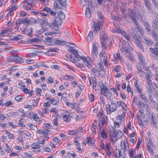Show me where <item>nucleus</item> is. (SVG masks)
<instances>
[{"label": "nucleus", "instance_id": "obj_1", "mask_svg": "<svg viewBox=\"0 0 158 158\" xmlns=\"http://www.w3.org/2000/svg\"><path fill=\"white\" fill-rule=\"evenodd\" d=\"M110 129V140L113 143L116 142L118 139L120 138L123 135L122 132L119 130H118L116 132H114V128L111 127Z\"/></svg>", "mask_w": 158, "mask_h": 158}, {"label": "nucleus", "instance_id": "obj_2", "mask_svg": "<svg viewBox=\"0 0 158 158\" xmlns=\"http://www.w3.org/2000/svg\"><path fill=\"white\" fill-rule=\"evenodd\" d=\"M98 16L100 20L94 19L93 21L94 33H96L100 30V26H102L103 23L104 17L103 15L101 12H98Z\"/></svg>", "mask_w": 158, "mask_h": 158}, {"label": "nucleus", "instance_id": "obj_3", "mask_svg": "<svg viewBox=\"0 0 158 158\" xmlns=\"http://www.w3.org/2000/svg\"><path fill=\"white\" fill-rule=\"evenodd\" d=\"M45 39L46 40L44 41V43L50 45H54L55 44L64 45L67 43L65 41L53 39L50 37H47Z\"/></svg>", "mask_w": 158, "mask_h": 158}, {"label": "nucleus", "instance_id": "obj_4", "mask_svg": "<svg viewBox=\"0 0 158 158\" xmlns=\"http://www.w3.org/2000/svg\"><path fill=\"white\" fill-rule=\"evenodd\" d=\"M117 108V105L114 102H111L110 105L107 104L106 106L107 113L109 114H110L112 112H114Z\"/></svg>", "mask_w": 158, "mask_h": 158}, {"label": "nucleus", "instance_id": "obj_5", "mask_svg": "<svg viewBox=\"0 0 158 158\" xmlns=\"http://www.w3.org/2000/svg\"><path fill=\"white\" fill-rule=\"evenodd\" d=\"M80 58L83 60V63L89 69L93 67V63L90 57L86 58L84 56H81Z\"/></svg>", "mask_w": 158, "mask_h": 158}, {"label": "nucleus", "instance_id": "obj_6", "mask_svg": "<svg viewBox=\"0 0 158 158\" xmlns=\"http://www.w3.org/2000/svg\"><path fill=\"white\" fill-rule=\"evenodd\" d=\"M62 23V20L57 16L56 17L55 19L53 20L51 25L57 27L59 25H60Z\"/></svg>", "mask_w": 158, "mask_h": 158}, {"label": "nucleus", "instance_id": "obj_7", "mask_svg": "<svg viewBox=\"0 0 158 158\" xmlns=\"http://www.w3.org/2000/svg\"><path fill=\"white\" fill-rule=\"evenodd\" d=\"M100 39L101 40V44L102 46V48L103 49H104L105 48V45L106 44V42L105 41L107 39V37L106 35H105V32L104 31H102L100 33Z\"/></svg>", "mask_w": 158, "mask_h": 158}, {"label": "nucleus", "instance_id": "obj_8", "mask_svg": "<svg viewBox=\"0 0 158 158\" xmlns=\"http://www.w3.org/2000/svg\"><path fill=\"white\" fill-rule=\"evenodd\" d=\"M29 116L30 118L33 119L39 124L41 122V121L40 120V118L39 117L38 115L36 114L30 113Z\"/></svg>", "mask_w": 158, "mask_h": 158}, {"label": "nucleus", "instance_id": "obj_9", "mask_svg": "<svg viewBox=\"0 0 158 158\" xmlns=\"http://www.w3.org/2000/svg\"><path fill=\"white\" fill-rule=\"evenodd\" d=\"M144 62L143 60L142 59L140 60V63L142 64H140L139 66H137V69L138 71V73H140V72H142V71H143L142 70H144L145 71H147L148 69V68L147 67H145L143 66V65L142 64Z\"/></svg>", "mask_w": 158, "mask_h": 158}, {"label": "nucleus", "instance_id": "obj_10", "mask_svg": "<svg viewBox=\"0 0 158 158\" xmlns=\"http://www.w3.org/2000/svg\"><path fill=\"white\" fill-rule=\"evenodd\" d=\"M12 61L17 63H21L22 58L17 55L13 56L10 58Z\"/></svg>", "mask_w": 158, "mask_h": 158}, {"label": "nucleus", "instance_id": "obj_11", "mask_svg": "<svg viewBox=\"0 0 158 158\" xmlns=\"http://www.w3.org/2000/svg\"><path fill=\"white\" fill-rule=\"evenodd\" d=\"M135 10H133L132 9H129L128 10V13L129 16L130 17L131 19H133L135 18L136 15V12H135Z\"/></svg>", "mask_w": 158, "mask_h": 158}, {"label": "nucleus", "instance_id": "obj_12", "mask_svg": "<svg viewBox=\"0 0 158 158\" xmlns=\"http://www.w3.org/2000/svg\"><path fill=\"white\" fill-rule=\"evenodd\" d=\"M43 11L47 13H49L53 16H55L56 15V12L53 11L49 7H45L43 9Z\"/></svg>", "mask_w": 158, "mask_h": 158}, {"label": "nucleus", "instance_id": "obj_13", "mask_svg": "<svg viewBox=\"0 0 158 158\" xmlns=\"http://www.w3.org/2000/svg\"><path fill=\"white\" fill-rule=\"evenodd\" d=\"M120 145L121 147V150L124 152H125L126 150H127V147H128V143H126L124 141H123V143L121 142Z\"/></svg>", "mask_w": 158, "mask_h": 158}, {"label": "nucleus", "instance_id": "obj_14", "mask_svg": "<svg viewBox=\"0 0 158 158\" xmlns=\"http://www.w3.org/2000/svg\"><path fill=\"white\" fill-rule=\"evenodd\" d=\"M152 26L154 27L155 30L158 29V18L156 17L154 19H153Z\"/></svg>", "mask_w": 158, "mask_h": 158}, {"label": "nucleus", "instance_id": "obj_15", "mask_svg": "<svg viewBox=\"0 0 158 158\" xmlns=\"http://www.w3.org/2000/svg\"><path fill=\"white\" fill-rule=\"evenodd\" d=\"M150 124L154 127H156L157 124L155 117L152 114L151 115V122Z\"/></svg>", "mask_w": 158, "mask_h": 158}, {"label": "nucleus", "instance_id": "obj_16", "mask_svg": "<svg viewBox=\"0 0 158 158\" xmlns=\"http://www.w3.org/2000/svg\"><path fill=\"white\" fill-rule=\"evenodd\" d=\"M150 51L152 54L155 56H158V48H150Z\"/></svg>", "mask_w": 158, "mask_h": 158}, {"label": "nucleus", "instance_id": "obj_17", "mask_svg": "<svg viewBox=\"0 0 158 158\" xmlns=\"http://www.w3.org/2000/svg\"><path fill=\"white\" fill-rule=\"evenodd\" d=\"M117 104L119 106H120L123 109L126 110H127V106L123 101H117Z\"/></svg>", "mask_w": 158, "mask_h": 158}, {"label": "nucleus", "instance_id": "obj_18", "mask_svg": "<svg viewBox=\"0 0 158 158\" xmlns=\"http://www.w3.org/2000/svg\"><path fill=\"white\" fill-rule=\"evenodd\" d=\"M149 1L148 2H144V5L148 9L149 12L152 13L153 12V10L152 7H151V6L149 4Z\"/></svg>", "mask_w": 158, "mask_h": 158}, {"label": "nucleus", "instance_id": "obj_19", "mask_svg": "<svg viewBox=\"0 0 158 158\" xmlns=\"http://www.w3.org/2000/svg\"><path fill=\"white\" fill-rule=\"evenodd\" d=\"M151 34L152 37L156 41H158V33H157L155 30H152Z\"/></svg>", "mask_w": 158, "mask_h": 158}, {"label": "nucleus", "instance_id": "obj_20", "mask_svg": "<svg viewBox=\"0 0 158 158\" xmlns=\"http://www.w3.org/2000/svg\"><path fill=\"white\" fill-rule=\"evenodd\" d=\"M142 41L146 44L151 45L153 44V42L150 39L148 38H144Z\"/></svg>", "mask_w": 158, "mask_h": 158}, {"label": "nucleus", "instance_id": "obj_21", "mask_svg": "<svg viewBox=\"0 0 158 158\" xmlns=\"http://www.w3.org/2000/svg\"><path fill=\"white\" fill-rule=\"evenodd\" d=\"M135 44L138 48H139L143 52H144L143 47L142 44V43L140 40L137 42V43H135Z\"/></svg>", "mask_w": 158, "mask_h": 158}, {"label": "nucleus", "instance_id": "obj_22", "mask_svg": "<svg viewBox=\"0 0 158 158\" xmlns=\"http://www.w3.org/2000/svg\"><path fill=\"white\" fill-rule=\"evenodd\" d=\"M85 15L86 17L88 19H89L91 17V14L90 12V9L89 7L86 8Z\"/></svg>", "mask_w": 158, "mask_h": 158}, {"label": "nucleus", "instance_id": "obj_23", "mask_svg": "<svg viewBox=\"0 0 158 158\" xmlns=\"http://www.w3.org/2000/svg\"><path fill=\"white\" fill-rule=\"evenodd\" d=\"M138 82V81H137V80L135 79V81L134 83V85L136 88V92L138 93H141V90L139 88V86L137 84Z\"/></svg>", "mask_w": 158, "mask_h": 158}, {"label": "nucleus", "instance_id": "obj_24", "mask_svg": "<svg viewBox=\"0 0 158 158\" xmlns=\"http://www.w3.org/2000/svg\"><path fill=\"white\" fill-rule=\"evenodd\" d=\"M25 120L23 118H19L18 124L20 125L21 127H24L25 126Z\"/></svg>", "mask_w": 158, "mask_h": 158}, {"label": "nucleus", "instance_id": "obj_25", "mask_svg": "<svg viewBox=\"0 0 158 158\" xmlns=\"http://www.w3.org/2000/svg\"><path fill=\"white\" fill-rule=\"evenodd\" d=\"M57 16L63 20L65 19V15L62 12L60 11L58 13Z\"/></svg>", "mask_w": 158, "mask_h": 158}, {"label": "nucleus", "instance_id": "obj_26", "mask_svg": "<svg viewBox=\"0 0 158 158\" xmlns=\"http://www.w3.org/2000/svg\"><path fill=\"white\" fill-rule=\"evenodd\" d=\"M93 37L92 32V31H90L86 38L87 40L89 42L91 41L93 38Z\"/></svg>", "mask_w": 158, "mask_h": 158}, {"label": "nucleus", "instance_id": "obj_27", "mask_svg": "<svg viewBox=\"0 0 158 158\" xmlns=\"http://www.w3.org/2000/svg\"><path fill=\"white\" fill-rule=\"evenodd\" d=\"M146 74L145 76V78L147 81L150 80L151 77H152L151 75V72L149 69H148L146 73Z\"/></svg>", "mask_w": 158, "mask_h": 158}, {"label": "nucleus", "instance_id": "obj_28", "mask_svg": "<svg viewBox=\"0 0 158 158\" xmlns=\"http://www.w3.org/2000/svg\"><path fill=\"white\" fill-rule=\"evenodd\" d=\"M49 132V130L47 129H44V130H39L38 133L40 134H42L43 135H47Z\"/></svg>", "mask_w": 158, "mask_h": 158}, {"label": "nucleus", "instance_id": "obj_29", "mask_svg": "<svg viewBox=\"0 0 158 158\" xmlns=\"http://www.w3.org/2000/svg\"><path fill=\"white\" fill-rule=\"evenodd\" d=\"M73 54L75 56V57L77 59V60L78 61H79L81 56H80L79 55L78 52L77 50L74 49V51L73 52Z\"/></svg>", "mask_w": 158, "mask_h": 158}, {"label": "nucleus", "instance_id": "obj_30", "mask_svg": "<svg viewBox=\"0 0 158 158\" xmlns=\"http://www.w3.org/2000/svg\"><path fill=\"white\" fill-rule=\"evenodd\" d=\"M87 139H88L87 140H86V142H87V143L89 145H90L91 144H94V143L93 142V141H95L94 140H93V139L92 138L90 137L89 136L87 137Z\"/></svg>", "mask_w": 158, "mask_h": 158}, {"label": "nucleus", "instance_id": "obj_31", "mask_svg": "<svg viewBox=\"0 0 158 158\" xmlns=\"http://www.w3.org/2000/svg\"><path fill=\"white\" fill-rule=\"evenodd\" d=\"M143 23L145 27V29L147 31H150L151 29L148 22L145 21L143 22Z\"/></svg>", "mask_w": 158, "mask_h": 158}, {"label": "nucleus", "instance_id": "obj_32", "mask_svg": "<svg viewBox=\"0 0 158 158\" xmlns=\"http://www.w3.org/2000/svg\"><path fill=\"white\" fill-rule=\"evenodd\" d=\"M108 89V88L106 86L102 88L101 89V94L105 95Z\"/></svg>", "mask_w": 158, "mask_h": 158}, {"label": "nucleus", "instance_id": "obj_33", "mask_svg": "<svg viewBox=\"0 0 158 158\" xmlns=\"http://www.w3.org/2000/svg\"><path fill=\"white\" fill-rule=\"evenodd\" d=\"M40 19L43 21L42 23H40V24L41 25H43V26L44 25H46L47 24H48L47 23V18H45L44 17H42L41 18V20Z\"/></svg>", "mask_w": 158, "mask_h": 158}, {"label": "nucleus", "instance_id": "obj_34", "mask_svg": "<svg viewBox=\"0 0 158 158\" xmlns=\"http://www.w3.org/2000/svg\"><path fill=\"white\" fill-rule=\"evenodd\" d=\"M101 134L102 135V137L103 138H106V139L107 137V134L106 132L105 129H103L102 130V131L101 133Z\"/></svg>", "mask_w": 158, "mask_h": 158}, {"label": "nucleus", "instance_id": "obj_35", "mask_svg": "<svg viewBox=\"0 0 158 158\" xmlns=\"http://www.w3.org/2000/svg\"><path fill=\"white\" fill-rule=\"evenodd\" d=\"M92 81L93 88L94 89L96 88L97 84L96 78L95 77H92Z\"/></svg>", "mask_w": 158, "mask_h": 158}, {"label": "nucleus", "instance_id": "obj_36", "mask_svg": "<svg viewBox=\"0 0 158 158\" xmlns=\"http://www.w3.org/2000/svg\"><path fill=\"white\" fill-rule=\"evenodd\" d=\"M105 95L106 97L108 99H110L112 96V93L110 91V90L108 89Z\"/></svg>", "mask_w": 158, "mask_h": 158}, {"label": "nucleus", "instance_id": "obj_37", "mask_svg": "<svg viewBox=\"0 0 158 158\" xmlns=\"http://www.w3.org/2000/svg\"><path fill=\"white\" fill-rule=\"evenodd\" d=\"M22 36L20 35H18L15 36H13L12 38L13 40L15 41H18L22 38Z\"/></svg>", "mask_w": 158, "mask_h": 158}, {"label": "nucleus", "instance_id": "obj_38", "mask_svg": "<svg viewBox=\"0 0 158 158\" xmlns=\"http://www.w3.org/2000/svg\"><path fill=\"white\" fill-rule=\"evenodd\" d=\"M66 1L67 0H59L60 4L64 7L66 6L67 5Z\"/></svg>", "mask_w": 158, "mask_h": 158}, {"label": "nucleus", "instance_id": "obj_39", "mask_svg": "<svg viewBox=\"0 0 158 158\" xmlns=\"http://www.w3.org/2000/svg\"><path fill=\"white\" fill-rule=\"evenodd\" d=\"M88 1H85V0H80V3L81 5L83 6H85L87 4Z\"/></svg>", "mask_w": 158, "mask_h": 158}, {"label": "nucleus", "instance_id": "obj_40", "mask_svg": "<svg viewBox=\"0 0 158 158\" xmlns=\"http://www.w3.org/2000/svg\"><path fill=\"white\" fill-rule=\"evenodd\" d=\"M52 127L51 124L49 123H45L43 125V127L44 128H47L48 129L51 128Z\"/></svg>", "mask_w": 158, "mask_h": 158}, {"label": "nucleus", "instance_id": "obj_41", "mask_svg": "<svg viewBox=\"0 0 158 158\" xmlns=\"http://www.w3.org/2000/svg\"><path fill=\"white\" fill-rule=\"evenodd\" d=\"M40 145L39 143H34L32 145V148L33 149H36L40 148Z\"/></svg>", "mask_w": 158, "mask_h": 158}, {"label": "nucleus", "instance_id": "obj_42", "mask_svg": "<svg viewBox=\"0 0 158 158\" xmlns=\"http://www.w3.org/2000/svg\"><path fill=\"white\" fill-rule=\"evenodd\" d=\"M52 34H54L56 36H57L60 35V33L59 31H56V32H51L49 33H48V34L47 35H51Z\"/></svg>", "mask_w": 158, "mask_h": 158}, {"label": "nucleus", "instance_id": "obj_43", "mask_svg": "<svg viewBox=\"0 0 158 158\" xmlns=\"http://www.w3.org/2000/svg\"><path fill=\"white\" fill-rule=\"evenodd\" d=\"M139 93L140 94L141 99L144 102H145V101L146 100V95L144 94L142 92L141 93Z\"/></svg>", "mask_w": 158, "mask_h": 158}, {"label": "nucleus", "instance_id": "obj_44", "mask_svg": "<svg viewBox=\"0 0 158 158\" xmlns=\"http://www.w3.org/2000/svg\"><path fill=\"white\" fill-rule=\"evenodd\" d=\"M69 115L65 114L63 116V119L64 121L69 122L70 119L69 117Z\"/></svg>", "mask_w": 158, "mask_h": 158}, {"label": "nucleus", "instance_id": "obj_45", "mask_svg": "<svg viewBox=\"0 0 158 158\" xmlns=\"http://www.w3.org/2000/svg\"><path fill=\"white\" fill-rule=\"evenodd\" d=\"M97 51H92L91 52V56L94 59H95L97 57V55L98 54Z\"/></svg>", "mask_w": 158, "mask_h": 158}, {"label": "nucleus", "instance_id": "obj_46", "mask_svg": "<svg viewBox=\"0 0 158 158\" xmlns=\"http://www.w3.org/2000/svg\"><path fill=\"white\" fill-rule=\"evenodd\" d=\"M137 105L139 108H142L143 107H144L145 106V104H144L142 101H139Z\"/></svg>", "mask_w": 158, "mask_h": 158}, {"label": "nucleus", "instance_id": "obj_47", "mask_svg": "<svg viewBox=\"0 0 158 158\" xmlns=\"http://www.w3.org/2000/svg\"><path fill=\"white\" fill-rule=\"evenodd\" d=\"M34 0H26L27 4L32 7L33 6Z\"/></svg>", "mask_w": 158, "mask_h": 158}, {"label": "nucleus", "instance_id": "obj_48", "mask_svg": "<svg viewBox=\"0 0 158 158\" xmlns=\"http://www.w3.org/2000/svg\"><path fill=\"white\" fill-rule=\"evenodd\" d=\"M11 116L14 118L17 117L19 115V113L17 112H12L10 113Z\"/></svg>", "mask_w": 158, "mask_h": 158}, {"label": "nucleus", "instance_id": "obj_49", "mask_svg": "<svg viewBox=\"0 0 158 158\" xmlns=\"http://www.w3.org/2000/svg\"><path fill=\"white\" fill-rule=\"evenodd\" d=\"M98 85L99 86V87L101 89H102V88H103L104 87L106 86L104 84L102 81H100L98 82Z\"/></svg>", "mask_w": 158, "mask_h": 158}, {"label": "nucleus", "instance_id": "obj_50", "mask_svg": "<svg viewBox=\"0 0 158 158\" xmlns=\"http://www.w3.org/2000/svg\"><path fill=\"white\" fill-rule=\"evenodd\" d=\"M77 130L70 131H68V134L69 135H73L74 134H76L77 133V132H76Z\"/></svg>", "mask_w": 158, "mask_h": 158}, {"label": "nucleus", "instance_id": "obj_51", "mask_svg": "<svg viewBox=\"0 0 158 158\" xmlns=\"http://www.w3.org/2000/svg\"><path fill=\"white\" fill-rule=\"evenodd\" d=\"M10 32L9 29H6L3 30H1V31L0 33V36H1L2 35H3L5 34H6V33Z\"/></svg>", "mask_w": 158, "mask_h": 158}, {"label": "nucleus", "instance_id": "obj_52", "mask_svg": "<svg viewBox=\"0 0 158 158\" xmlns=\"http://www.w3.org/2000/svg\"><path fill=\"white\" fill-rule=\"evenodd\" d=\"M132 40L135 42V43L139 40L138 37L135 35H134L133 36V39Z\"/></svg>", "mask_w": 158, "mask_h": 158}, {"label": "nucleus", "instance_id": "obj_53", "mask_svg": "<svg viewBox=\"0 0 158 158\" xmlns=\"http://www.w3.org/2000/svg\"><path fill=\"white\" fill-rule=\"evenodd\" d=\"M23 19H19L15 22V23L19 25L23 24Z\"/></svg>", "mask_w": 158, "mask_h": 158}, {"label": "nucleus", "instance_id": "obj_54", "mask_svg": "<svg viewBox=\"0 0 158 158\" xmlns=\"http://www.w3.org/2000/svg\"><path fill=\"white\" fill-rule=\"evenodd\" d=\"M97 44L96 43H94L93 44V51H97L98 47L97 46Z\"/></svg>", "mask_w": 158, "mask_h": 158}, {"label": "nucleus", "instance_id": "obj_55", "mask_svg": "<svg viewBox=\"0 0 158 158\" xmlns=\"http://www.w3.org/2000/svg\"><path fill=\"white\" fill-rule=\"evenodd\" d=\"M29 23L35 24L37 22V20H35L33 18L29 19Z\"/></svg>", "mask_w": 158, "mask_h": 158}, {"label": "nucleus", "instance_id": "obj_56", "mask_svg": "<svg viewBox=\"0 0 158 158\" xmlns=\"http://www.w3.org/2000/svg\"><path fill=\"white\" fill-rule=\"evenodd\" d=\"M23 24L27 25H28L29 23V19H23Z\"/></svg>", "mask_w": 158, "mask_h": 158}, {"label": "nucleus", "instance_id": "obj_57", "mask_svg": "<svg viewBox=\"0 0 158 158\" xmlns=\"http://www.w3.org/2000/svg\"><path fill=\"white\" fill-rule=\"evenodd\" d=\"M122 119L120 118V117L119 116H118L117 118L116 121V122L120 124L122 123Z\"/></svg>", "mask_w": 158, "mask_h": 158}, {"label": "nucleus", "instance_id": "obj_58", "mask_svg": "<svg viewBox=\"0 0 158 158\" xmlns=\"http://www.w3.org/2000/svg\"><path fill=\"white\" fill-rule=\"evenodd\" d=\"M105 149L106 152H107V150H110V144L109 143H107L105 147Z\"/></svg>", "mask_w": 158, "mask_h": 158}, {"label": "nucleus", "instance_id": "obj_59", "mask_svg": "<svg viewBox=\"0 0 158 158\" xmlns=\"http://www.w3.org/2000/svg\"><path fill=\"white\" fill-rule=\"evenodd\" d=\"M7 135L9 139H14L15 138V136L10 132Z\"/></svg>", "mask_w": 158, "mask_h": 158}, {"label": "nucleus", "instance_id": "obj_60", "mask_svg": "<svg viewBox=\"0 0 158 158\" xmlns=\"http://www.w3.org/2000/svg\"><path fill=\"white\" fill-rule=\"evenodd\" d=\"M89 98L91 102H93L94 100V96L92 94L89 95Z\"/></svg>", "mask_w": 158, "mask_h": 158}, {"label": "nucleus", "instance_id": "obj_61", "mask_svg": "<svg viewBox=\"0 0 158 158\" xmlns=\"http://www.w3.org/2000/svg\"><path fill=\"white\" fill-rule=\"evenodd\" d=\"M69 59H70L71 61L73 63H74L75 62H76V59L74 57H73L72 55H70L69 56Z\"/></svg>", "mask_w": 158, "mask_h": 158}, {"label": "nucleus", "instance_id": "obj_62", "mask_svg": "<svg viewBox=\"0 0 158 158\" xmlns=\"http://www.w3.org/2000/svg\"><path fill=\"white\" fill-rule=\"evenodd\" d=\"M147 149L148 151H150L151 152H152L153 151V150L152 149L151 147V145H149L148 143H147Z\"/></svg>", "mask_w": 158, "mask_h": 158}, {"label": "nucleus", "instance_id": "obj_63", "mask_svg": "<svg viewBox=\"0 0 158 158\" xmlns=\"http://www.w3.org/2000/svg\"><path fill=\"white\" fill-rule=\"evenodd\" d=\"M23 98V97L21 95H18L15 97V99L17 101H20Z\"/></svg>", "mask_w": 158, "mask_h": 158}, {"label": "nucleus", "instance_id": "obj_64", "mask_svg": "<svg viewBox=\"0 0 158 158\" xmlns=\"http://www.w3.org/2000/svg\"><path fill=\"white\" fill-rule=\"evenodd\" d=\"M119 29L116 28H114L112 30V32L113 33H118Z\"/></svg>", "mask_w": 158, "mask_h": 158}]
</instances>
